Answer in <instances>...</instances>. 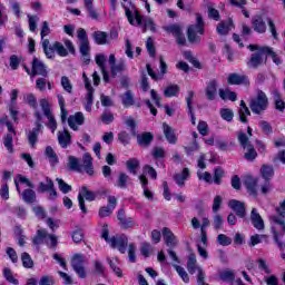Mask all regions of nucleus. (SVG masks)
Instances as JSON below:
<instances>
[{
  "instance_id": "nucleus-1",
  "label": "nucleus",
  "mask_w": 285,
  "mask_h": 285,
  "mask_svg": "<svg viewBox=\"0 0 285 285\" xmlns=\"http://www.w3.org/2000/svg\"><path fill=\"white\" fill-rule=\"evenodd\" d=\"M247 48L248 50H250V52H254L247 60V68H250L252 70H257V68H261V66H266V63L268 62L266 47H259L258 45H249Z\"/></svg>"
},
{
  "instance_id": "nucleus-2",
  "label": "nucleus",
  "mask_w": 285,
  "mask_h": 285,
  "mask_svg": "<svg viewBox=\"0 0 285 285\" xmlns=\"http://www.w3.org/2000/svg\"><path fill=\"white\" fill-rule=\"evenodd\" d=\"M125 14L130 23V26H140L142 29V32H146L147 30H150L151 32H157V28L155 26V20L153 18H144V16L139 14V11H135V14H132V11L130 9H125Z\"/></svg>"
},
{
  "instance_id": "nucleus-3",
  "label": "nucleus",
  "mask_w": 285,
  "mask_h": 285,
  "mask_svg": "<svg viewBox=\"0 0 285 285\" xmlns=\"http://www.w3.org/2000/svg\"><path fill=\"white\" fill-rule=\"evenodd\" d=\"M110 230L108 229V224H105L101 229V238L110 244L111 248H126L128 246V236L126 234H117L109 237Z\"/></svg>"
},
{
  "instance_id": "nucleus-4",
  "label": "nucleus",
  "mask_w": 285,
  "mask_h": 285,
  "mask_svg": "<svg viewBox=\"0 0 285 285\" xmlns=\"http://www.w3.org/2000/svg\"><path fill=\"white\" fill-rule=\"evenodd\" d=\"M204 18L199 14L196 13V24H190L187 29V39L189 43H200L202 38H199L198 35H204Z\"/></svg>"
},
{
  "instance_id": "nucleus-5",
  "label": "nucleus",
  "mask_w": 285,
  "mask_h": 285,
  "mask_svg": "<svg viewBox=\"0 0 285 285\" xmlns=\"http://www.w3.org/2000/svg\"><path fill=\"white\" fill-rule=\"evenodd\" d=\"M238 141L244 150H247L244 154V157L247 161H255L257 159V150H255V146L250 144V139L244 131L238 132Z\"/></svg>"
},
{
  "instance_id": "nucleus-6",
  "label": "nucleus",
  "mask_w": 285,
  "mask_h": 285,
  "mask_svg": "<svg viewBox=\"0 0 285 285\" xmlns=\"http://www.w3.org/2000/svg\"><path fill=\"white\" fill-rule=\"evenodd\" d=\"M249 108L255 115H262L268 108V97L262 90H258L256 98L249 102Z\"/></svg>"
},
{
  "instance_id": "nucleus-7",
  "label": "nucleus",
  "mask_w": 285,
  "mask_h": 285,
  "mask_svg": "<svg viewBox=\"0 0 285 285\" xmlns=\"http://www.w3.org/2000/svg\"><path fill=\"white\" fill-rule=\"evenodd\" d=\"M83 264H86V257L81 254H75L71 258V267L80 279H86V267H83Z\"/></svg>"
},
{
  "instance_id": "nucleus-8",
  "label": "nucleus",
  "mask_w": 285,
  "mask_h": 285,
  "mask_svg": "<svg viewBox=\"0 0 285 285\" xmlns=\"http://www.w3.org/2000/svg\"><path fill=\"white\" fill-rule=\"evenodd\" d=\"M40 106L42 112L47 119H49L48 128L55 132L57 130V120H55V116H52V111L50 110V104L46 99L40 100Z\"/></svg>"
},
{
  "instance_id": "nucleus-9",
  "label": "nucleus",
  "mask_w": 285,
  "mask_h": 285,
  "mask_svg": "<svg viewBox=\"0 0 285 285\" xmlns=\"http://www.w3.org/2000/svg\"><path fill=\"white\" fill-rule=\"evenodd\" d=\"M48 77V69L46 67V63L43 61L39 60L37 57L33 58L31 62V77Z\"/></svg>"
},
{
  "instance_id": "nucleus-10",
  "label": "nucleus",
  "mask_w": 285,
  "mask_h": 285,
  "mask_svg": "<svg viewBox=\"0 0 285 285\" xmlns=\"http://www.w3.org/2000/svg\"><path fill=\"white\" fill-rule=\"evenodd\" d=\"M277 215L269 216L273 224L282 226L283 233H285V200L282 202L281 206L276 208Z\"/></svg>"
},
{
  "instance_id": "nucleus-11",
  "label": "nucleus",
  "mask_w": 285,
  "mask_h": 285,
  "mask_svg": "<svg viewBox=\"0 0 285 285\" xmlns=\"http://www.w3.org/2000/svg\"><path fill=\"white\" fill-rule=\"evenodd\" d=\"M227 83L230 86H250V80L246 75L230 73L227 78Z\"/></svg>"
},
{
  "instance_id": "nucleus-12",
  "label": "nucleus",
  "mask_w": 285,
  "mask_h": 285,
  "mask_svg": "<svg viewBox=\"0 0 285 285\" xmlns=\"http://www.w3.org/2000/svg\"><path fill=\"white\" fill-rule=\"evenodd\" d=\"M228 206L235 212L237 217H240V219L246 217V205H244V203L240 200L232 199L229 200Z\"/></svg>"
},
{
  "instance_id": "nucleus-13",
  "label": "nucleus",
  "mask_w": 285,
  "mask_h": 285,
  "mask_svg": "<svg viewBox=\"0 0 285 285\" xmlns=\"http://www.w3.org/2000/svg\"><path fill=\"white\" fill-rule=\"evenodd\" d=\"M108 206L101 207L99 210V217H110L112 210L117 208V197L108 196Z\"/></svg>"
},
{
  "instance_id": "nucleus-14",
  "label": "nucleus",
  "mask_w": 285,
  "mask_h": 285,
  "mask_svg": "<svg viewBox=\"0 0 285 285\" xmlns=\"http://www.w3.org/2000/svg\"><path fill=\"white\" fill-rule=\"evenodd\" d=\"M83 121H86V118L80 111L76 112L73 116H69L68 118L69 128H71L72 130H79V127H77V125L83 126Z\"/></svg>"
},
{
  "instance_id": "nucleus-15",
  "label": "nucleus",
  "mask_w": 285,
  "mask_h": 285,
  "mask_svg": "<svg viewBox=\"0 0 285 285\" xmlns=\"http://www.w3.org/2000/svg\"><path fill=\"white\" fill-rule=\"evenodd\" d=\"M163 239L169 248H175V246H177V237L168 227L163 229Z\"/></svg>"
},
{
  "instance_id": "nucleus-16",
  "label": "nucleus",
  "mask_w": 285,
  "mask_h": 285,
  "mask_svg": "<svg viewBox=\"0 0 285 285\" xmlns=\"http://www.w3.org/2000/svg\"><path fill=\"white\" fill-rule=\"evenodd\" d=\"M252 26L255 32H258L259 35H264V32H266V22L262 16H254L252 18Z\"/></svg>"
},
{
  "instance_id": "nucleus-17",
  "label": "nucleus",
  "mask_w": 285,
  "mask_h": 285,
  "mask_svg": "<svg viewBox=\"0 0 285 285\" xmlns=\"http://www.w3.org/2000/svg\"><path fill=\"white\" fill-rule=\"evenodd\" d=\"M118 222H120L121 228H132L135 226V220L131 217H126V210H118Z\"/></svg>"
},
{
  "instance_id": "nucleus-18",
  "label": "nucleus",
  "mask_w": 285,
  "mask_h": 285,
  "mask_svg": "<svg viewBox=\"0 0 285 285\" xmlns=\"http://www.w3.org/2000/svg\"><path fill=\"white\" fill-rule=\"evenodd\" d=\"M250 220H252L254 228H256L257 230H264V219L262 218V216L259 215V213H257V209H255V208L252 209Z\"/></svg>"
},
{
  "instance_id": "nucleus-19",
  "label": "nucleus",
  "mask_w": 285,
  "mask_h": 285,
  "mask_svg": "<svg viewBox=\"0 0 285 285\" xmlns=\"http://www.w3.org/2000/svg\"><path fill=\"white\" fill-rule=\"evenodd\" d=\"M154 139L155 136H153L150 132H142L140 135H137V141L141 146V148H148V146L153 144Z\"/></svg>"
},
{
  "instance_id": "nucleus-20",
  "label": "nucleus",
  "mask_w": 285,
  "mask_h": 285,
  "mask_svg": "<svg viewBox=\"0 0 285 285\" xmlns=\"http://www.w3.org/2000/svg\"><path fill=\"white\" fill-rule=\"evenodd\" d=\"M206 97L209 101L215 100L217 95V80H210L205 89Z\"/></svg>"
},
{
  "instance_id": "nucleus-21",
  "label": "nucleus",
  "mask_w": 285,
  "mask_h": 285,
  "mask_svg": "<svg viewBox=\"0 0 285 285\" xmlns=\"http://www.w3.org/2000/svg\"><path fill=\"white\" fill-rule=\"evenodd\" d=\"M82 166H83L87 175H89V177H92V175H95V168L92 167V156H90V154L83 155Z\"/></svg>"
},
{
  "instance_id": "nucleus-22",
  "label": "nucleus",
  "mask_w": 285,
  "mask_h": 285,
  "mask_svg": "<svg viewBox=\"0 0 285 285\" xmlns=\"http://www.w3.org/2000/svg\"><path fill=\"white\" fill-rule=\"evenodd\" d=\"M164 135L169 144H177V136L175 135V130L168 124H163Z\"/></svg>"
},
{
  "instance_id": "nucleus-23",
  "label": "nucleus",
  "mask_w": 285,
  "mask_h": 285,
  "mask_svg": "<svg viewBox=\"0 0 285 285\" xmlns=\"http://www.w3.org/2000/svg\"><path fill=\"white\" fill-rule=\"evenodd\" d=\"M46 239H48V230L38 229L36 235L32 238V244L35 246H41V244H43V242H46Z\"/></svg>"
},
{
  "instance_id": "nucleus-24",
  "label": "nucleus",
  "mask_w": 285,
  "mask_h": 285,
  "mask_svg": "<svg viewBox=\"0 0 285 285\" xmlns=\"http://www.w3.org/2000/svg\"><path fill=\"white\" fill-rule=\"evenodd\" d=\"M238 115H239V121H242V124H248V118L246 117H250V109H248L244 100L240 101V108L238 110Z\"/></svg>"
},
{
  "instance_id": "nucleus-25",
  "label": "nucleus",
  "mask_w": 285,
  "mask_h": 285,
  "mask_svg": "<svg viewBox=\"0 0 285 285\" xmlns=\"http://www.w3.org/2000/svg\"><path fill=\"white\" fill-rule=\"evenodd\" d=\"M58 141L61 148H68L71 141L70 132L68 130L58 131Z\"/></svg>"
},
{
  "instance_id": "nucleus-26",
  "label": "nucleus",
  "mask_w": 285,
  "mask_h": 285,
  "mask_svg": "<svg viewBox=\"0 0 285 285\" xmlns=\"http://www.w3.org/2000/svg\"><path fill=\"white\" fill-rule=\"evenodd\" d=\"M230 28H233V19H228L227 21L218 23L216 30L218 35L226 36L228 32H230Z\"/></svg>"
},
{
  "instance_id": "nucleus-27",
  "label": "nucleus",
  "mask_w": 285,
  "mask_h": 285,
  "mask_svg": "<svg viewBox=\"0 0 285 285\" xmlns=\"http://www.w3.org/2000/svg\"><path fill=\"white\" fill-rule=\"evenodd\" d=\"M39 132H41V127H35L32 130H29L27 137L31 148L37 146V141H39Z\"/></svg>"
},
{
  "instance_id": "nucleus-28",
  "label": "nucleus",
  "mask_w": 285,
  "mask_h": 285,
  "mask_svg": "<svg viewBox=\"0 0 285 285\" xmlns=\"http://www.w3.org/2000/svg\"><path fill=\"white\" fill-rule=\"evenodd\" d=\"M244 185L249 191V195H257V179L248 176L245 178Z\"/></svg>"
},
{
  "instance_id": "nucleus-29",
  "label": "nucleus",
  "mask_w": 285,
  "mask_h": 285,
  "mask_svg": "<svg viewBox=\"0 0 285 285\" xmlns=\"http://www.w3.org/2000/svg\"><path fill=\"white\" fill-rule=\"evenodd\" d=\"M261 175L265 181H271L273 175H275V169L273 165H262L261 167Z\"/></svg>"
},
{
  "instance_id": "nucleus-30",
  "label": "nucleus",
  "mask_w": 285,
  "mask_h": 285,
  "mask_svg": "<svg viewBox=\"0 0 285 285\" xmlns=\"http://www.w3.org/2000/svg\"><path fill=\"white\" fill-rule=\"evenodd\" d=\"M272 95L274 97L276 110H279V112H284L285 102H284V100H282V94H279V90H277V89L273 90Z\"/></svg>"
},
{
  "instance_id": "nucleus-31",
  "label": "nucleus",
  "mask_w": 285,
  "mask_h": 285,
  "mask_svg": "<svg viewBox=\"0 0 285 285\" xmlns=\"http://www.w3.org/2000/svg\"><path fill=\"white\" fill-rule=\"evenodd\" d=\"M189 175L190 170L188 168H184L181 174H176L174 176V179L178 186L184 187Z\"/></svg>"
},
{
  "instance_id": "nucleus-32",
  "label": "nucleus",
  "mask_w": 285,
  "mask_h": 285,
  "mask_svg": "<svg viewBox=\"0 0 285 285\" xmlns=\"http://www.w3.org/2000/svg\"><path fill=\"white\" fill-rule=\"evenodd\" d=\"M22 199L26 204H35L37 202V193L29 188L22 191Z\"/></svg>"
},
{
  "instance_id": "nucleus-33",
  "label": "nucleus",
  "mask_w": 285,
  "mask_h": 285,
  "mask_svg": "<svg viewBox=\"0 0 285 285\" xmlns=\"http://www.w3.org/2000/svg\"><path fill=\"white\" fill-rule=\"evenodd\" d=\"M92 37H94V41L98 46H106V43H108V33H106L104 31H95L92 33Z\"/></svg>"
},
{
  "instance_id": "nucleus-34",
  "label": "nucleus",
  "mask_w": 285,
  "mask_h": 285,
  "mask_svg": "<svg viewBox=\"0 0 285 285\" xmlns=\"http://www.w3.org/2000/svg\"><path fill=\"white\" fill-rule=\"evenodd\" d=\"M197 257L195 254H190L188 259H187V271L190 275H195L197 273Z\"/></svg>"
},
{
  "instance_id": "nucleus-35",
  "label": "nucleus",
  "mask_w": 285,
  "mask_h": 285,
  "mask_svg": "<svg viewBox=\"0 0 285 285\" xmlns=\"http://www.w3.org/2000/svg\"><path fill=\"white\" fill-rule=\"evenodd\" d=\"M107 262L111 268V271L117 275V277H124V273L121 272V268L119 267V258H107Z\"/></svg>"
},
{
  "instance_id": "nucleus-36",
  "label": "nucleus",
  "mask_w": 285,
  "mask_h": 285,
  "mask_svg": "<svg viewBox=\"0 0 285 285\" xmlns=\"http://www.w3.org/2000/svg\"><path fill=\"white\" fill-rule=\"evenodd\" d=\"M126 167L132 175H137V171L140 168L139 160L137 158H131L126 161Z\"/></svg>"
},
{
  "instance_id": "nucleus-37",
  "label": "nucleus",
  "mask_w": 285,
  "mask_h": 285,
  "mask_svg": "<svg viewBox=\"0 0 285 285\" xmlns=\"http://www.w3.org/2000/svg\"><path fill=\"white\" fill-rule=\"evenodd\" d=\"M68 168L70 170H76L77 173H81V164H79V158L75 156L68 157Z\"/></svg>"
},
{
  "instance_id": "nucleus-38",
  "label": "nucleus",
  "mask_w": 285,
  "mask_h": 285,
  "mask_svg": "<svg viewBox=\"0 0 285 285\" xmlns=\"http://www.w3.org/2000/svg\"><path fill=\"white\" fill-rule=\"evenodd\" d=\"M218 275L222 282H235V272L230 269L219 272Z\"/></svg>"
},
{
  "instance_id": "nucleus-39",
  "label": "nucleus",
  "mask_w": 285,
  "mask_h": 285,
  "mask_svg": "<svg viewBox=\"0 0 285 285\" xmlns=\"http://www.w3.org/2000/svg\"><path fill=\"white\" fill-rule=\"evenodd\" d=\"M128 181H130V176H128L126 173H119L117 179L118 188H128Z\"/></svg>"
},
{
  "instance_id": "nucleus-40",
  "label": "nucleus",
  "mask_w": 285,
  "mask_h": 285,
  "mask_svg": "<svg viewBox=\"0 0 285 285\" xmlns=\"http://www.w3.org/2000/svg\"><path fill=\"white\" fill-rule=\"evenodd\" d=\"M195 98V92L189 91L187 97V108L189 110L190 117H191V124L195 126V112L193 111V99Z\"/></svg>"
},
{
  "instance_id": "nucleus-41",
  "label": "nucleus",
  "mask_w": 285,
  "mask_h": 285,
  "mask_svg": "<svg viewBox=\"0 0 285 285\" xmlns=\"http://www.w3.org/2000/svg\"><path fill=\"white\" fill-rule=\"evenodd\" d=\"M55 188V183H52V179L47 177V184L39 183L38 186V193H48Z\"/></svg>"
},
{
  "instance_id": "nucleus-42",
  "label": "nucleus",
  "mask_w": 285,
  "mask_h": 285,
  "mask_svg": "<svg viewBox=\"0 0 285 285\" xmlns=\"http://www.w3.org/2000/svg\"><path fill=\"white\" fill-rule=\"evenodd\" d=\"M179 86L178 85H169L165 90V97H177L179 95Z\"/></svg>"
},
{
  "instance_id": "nucleus-43",
  "label": "nucleus",
  "mask_w": 285,
  "mask_h": 285,
  "mask_svg": "<svg viewBox=\"0 0 285 285\" xmlns=\"http://www.w3.org/2000/svg\"><path fill=\"white\" fill-rule=\"evenodd\" d=\"M21 262L24 268H32L35 266V261H32V257L27 252L22 253Z\"/></svg>"
},
{
  "instance_id": "nucleus-44",
  "label": "nucleus",
  "mask_w": 285,
  "mask_h": 285,
  "mask_svg": "<svg viewBox=\"0 0 285 285\" xmlns=\"http://www.w3.org/2000/svg\"><path fill=\"white\" fill-rule=\"evenodd\" d=\"M85 8L87 9V12L89 13V17H91V19H95V20L99 19V13H97V11H95L92 1L85 0Z\"/></svg>"
},
{
  "instance_id": "nucleus-45",
  "label": "nucleus",
  "mask_w": 285,
  "mask_h": 285,
  "mask_svg": "<svg viewBox=\"0 0 285 285\" xmlns=\"http://www.w3.org/2000/svg\"><path fill=\"white\" fill-rule=\"evenodd\" d=\"M139 180L142 185L145 197H147V199H153V191H150L146 188L148 186V178H146V176H144V175H140Z\"/></svg>"
},
{
  "instance_id": "nucleus-46",
  "label": "nucleus",
  "mask_w": 285,
  "mask_h": 285,
  "mask_svg": "<svg viewBox=\"0 0 285 285\" xmlns=\"http://www.w3.org/2000/svg\"><path fill=\"white\" fill-rule=\"evenodd\" d=\"M45 153L51 164H59V157H57V154L51 146H48Z\"/></svg>"
},
{
  "instance_id": "nucleus-47",
  "label": "nucleus",
  "mask_w": 285,
  "mask_h": 285,
  "mask_svg": "<svg viewBox=\"0 0 285 285\" xmlns=\"http://www.w3.org/2000/svg\"><path fill=\"white\" fill-rule=\"evenodd\" d=\"M58 104H59L60 110H61V120L66 121V119L68 117V110H66V100L63 99V96L58 95Z\"/></svg>"
},
{
  "instance_id": "nucleus-48",
  "label": "nucleus",
  "mask_w": 285,
  "mask_h": 285,
  "mask_svg": "<svg viewBox=\"0 0 285 285\" xmlns=\"http://www.w3.org/2000/svg\"><path fill=\"white\" fill-rule=\"evenodd\" d=\"M3 277H4V279H7V282H9V284L19 285V279H17V278H14V276H12V271L8 267H6L3 269Z\"/></svg>"
},
{
  "instance_id": "nucleus-49",
  "label": "nucleus",
  "mask_w": 285,
  "mask_h": 285,
  "mask_svg": "<svg viewBox=\"0 0 285 285\" xmlns=\"http://www.w3.org/2000/svg\"><path fill=\"white\" fill-rule=\"evenodd\" d=\"M87 104L85 106V109L87 110V112H90L92 110V101H94V92H95V88L94 89H87Z\"/></svg>"
},
{
  "instance_id": "nucleus-50",
  "label": "nucleus",
  "mask_w": 285,
  "mask_h": 285,
  "mask_svg": "<svg viewBox=\"0 0 285 285\" xmlns=\"http://www.w3.org/2000/svg\"><path fill=\"white\" fill-rule=\"evenodd\" d=\"M124 70H126V62L121 60L117 65L111 67V77H117V73L124 72Z\"/></svg>"
},
{
  "instance_id": "nucleus-51",
  "label": "nucleus",
  "mask_w": 285,
  "mask_h": 285,
  "mask_svg": "<svg viewBox=\"0 0 285 285\" xmlns=\"http://www.w3.org/2000/svg\"><path fill=\"white\" fill-rule=\"evenodd\" d=\"M81 191H82L85 199H87V202H95V199H97V194L94 191H90L88 189V187L83 186L81 188Z\"/></svg>"
},
{
  "instance_id": "nucleus-52",
  "label": "nucleus",
  "mask_w": 285,
  "mask_h": 285,
  "mask_svg": "<svg viewBox=\"0 0 285 285\" xmlns=\"http://www.w3.org/2000/svg\"><path fill=\"white\" fill-rule=\"evenodd\" d=\"M56 181H58L59 189L65 195L70 193V190H72V186L68 185L66 181H63V179L57 178Z\"/></svg>"
},
{
  "instance_id": "nucleus-53",
  "label": "nucleus",
  "mask_w": 285,
  "mask_h": 285,
  "mask_svg": "<svg viewBox=\"0 0 285 285\" xmlns=\"http://www.w3.org/2000/svg\"><path fill=\"white\" fill-rule=\"evenodd\" d=\"M224 216H222L220 214H216L214 216V228L215 230H222L224 227Z\"/></svg>"
},
{
  "instance_id": "nucleus-54",
  "label": "nucleus",
  "mask_w": 285,
  "mask_h": 285,
  "mask_svg": "<svg viewBox=\"0 0 285 285\" xmlns=\"http://www.w3.org/2000/svg\"><path fill=\"white\" fill-rule=\"evenodd\" d=\"M164 29L166 30V32L174 35V37L181 35V27H179V24H171V26L165 27Z\"/></svg>"
},
{
  "instance_id": "nucleus-55",
  "label": "nucleus",
  "mask_w": 285,
  "mask_h": 285,
  "mask_svg": "<svg viewBox=\"0 0 285 285\" xmlns=\"http://www.w3.org/2000/svg\"><path fill=\"white\" fill-rule=\"evenodd\" d=\"M53 48L60 57H68V50L61 45V42H55Z\"/></svg>"
},
{
  "instance_id": "nucleus-56",
  "label": "nucleus",
  "mask_w": 285,
  "mask_h": 285,
  "mask_svg": "<svg viewBox=\"0 0 285 285\" xmlns=\"http://www.w3.org/2000/svg\"><path fill=\"white\" fill-rule=\"evenodd\" d=\"M61 86L66 92L72 94V83H70V79L66 76L61 77Z\"/></svg>"
},
{
  "instance_id": "nucleus-57",
  "label": "nucleus",
  "mask_w": 285,
  "mask_h": 285,
  "mask_svg": "<svg viewBox=\"0 0 285 285\" xmlns=\"http://www.w3.org/2000/svg\"><path fill=\"white\" fill-rule=\"evenodd\" d=\"M94 268H95L96 275H106V266L101 264V261H95Z\"/></svg>"
},
{
  "instance_id": "nucleus-58",
  "label": "nucleus",
  "mask_w": 285,
  "mask_h": 285,
  "mask_svg": "<svg viewBox=\"0 0 285 285\" xmlns=\"http://www.w3.org/2000/svg\"><path fill=\"white\" fill-rule=\"evenodd\" d=\"M222 177H224V169H222V167H217L214 170V183L217 184V186L222 184Z\"/></svg>"
},
{
  "instance_id": "nucleus-59",
  "label": "nucleus",
  "mask_w": 285,
  "mask_h": 285,
  "mask_svg": "<svg viewBox=\"0 0 285 285\" xmlns=\"http://www.w3.org/2000/svg\"><path fill=\"white\" fill-rule=\"evenodd\" d=\"M124 106H132L135 104V98H132V94L130 91L125 92L122 96Z\"/></svg>"
},
{
  "instance_id": "nucleus-60",
  "label": "nucleus",
  "mask_w": 285,
  "mask_h": 285,
  "mask_svg": "<svg viewBox=\"0 0 285 285\" xmlns=\"http://www.w3.org/2000/svg\"><path fill=\"white\" fill-rule=\"evenodd\" d=\"M3 145L9 153H14V149L12 148V135L11 134L6 135Z\"/></svg>"
},
{
  "instance_id": "nucleus-61",
  "label": "nucleus",
  "mask_w": 285,
  "mask_h": 285,
  "mask_svg": "<svg viewBox=\"0 0 285 285\" xmlns=\"http://www.w3.org/2000/svg\"><path fill=\"white\" fill-rule=\"evenodd\" d=\"M147 51L149 52L150 57H155L156 50H155V41L149 37L146 42Z\"/></svg>"
},
{
  "instance_id": "nucleus-62",
  "label": "nucleus",
  "mask_w": 285,
  "mask_h": 285,
  "mask_svg": "<svg viewBox=\"0 0 285 285\" xmlns=\"http://www.w3.org/2000/svg\"><path fill=\"white\" fill-rule=\"evenodd\" d=\"M47 239V245L49 246V248H57L58 238L56 235L48 234Z\"/></svg>"
},
{
  "instance_id": "nucleus-63",
  "label": "nucleus",
  "mask_w": 285,
  "mask_h": 285,
  "mask_svg": "<svg viewBox=\"0 0 285 285\" xmlns=\"http://www.w3.org/2000/svg\"><path fill=\"white\" fill-rule=\"evenodd\" d=\"M39 285H55V277L50 275L42 276L39 281Z\"/></svg>"
},
{
  "instance_id": "nucleus-64",
  "label": "nucleus",
  "mask_w": 285,
  "mask_h": 285,
  "mask_svg": "<svg viewBox=\"0 0 285 285\" xmlns=\"http://www.w3.org/2000/svg\"><path fill=\"white\" fill-rule=\"evenodd\" d=\"M274 164L281 161V164H285V149L277 153V155L273 158Z\"/></svg>"
}]
</instances>
